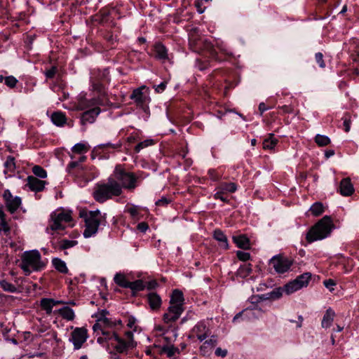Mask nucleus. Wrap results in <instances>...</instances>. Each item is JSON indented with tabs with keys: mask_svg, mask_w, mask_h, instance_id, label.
<instances>
[{
	"mask_svg": "<svg viewBox=\"0 0 359 359\" xmlns=\"http://www.w3.org/2000/svg\"><path fill=\"white\" fill-rule=\"evenodd\" d=\"M98 321L101 322V324L104 330H106L107 327H113L116 326L117 323H121V320H118L116 323V320H112L107 317H98Z\"/></svg>",
	"mask_w": 359,
	"mask_h": 359,
	"instance_id": "obj_30",
	"label": "nucleus"
},
{
	"mask_svg": "<svg viewBox=\"0 0 359 359\" xmlns=\"http://www.w3.org/2000/svg\"><path fill=\"white\" fill-rule=\"evenodd\" d=\"M128 338V341H126L119 337L115 332L111 333L107 340L111 341V345L114 346L116 351L118 353H123L129 348L134 347V341L133 340V334L131 332L126 333Z\"/></svg>",
	"mask_w": 359,
	"mask_h": 359,
	"instance_id": "obj_7",
	"label": "nucleus"
},
{
	"mask_svg": "<svg viewBox=\"0 0 359 359\" xmlns=\"http://www.w3.org/2000/svg\"><path fill=\"white\" fill-rule=\"evenodd\" d=\"M137 227L141 232H145L148 229L149 226L146 222H141L137 224Z\"/></svg>",
	"mask_w": 359,
	"mask_h": 359,
	"instance_id": "obj_60",
	"label": "nucleus"
},
{
	"mask_svg": "<svg viewBox=\"0 0 359 359\" xmlns=\"http://www.w3.org/2000/svg\"><path fill=\"white\" fill-rule=\"evenodd\" d=\"M97 104H100V103L95 99H91L88 101H80L79 107L81 110H84L88 108L93 107L92 109H88L81 114V123L82 126L95 122L97 116L101 111L98 107H95Z\"/></svg>",
	"mask_w": 359,
	"mask_h": 359,
	"instance_id": "obj_4",
	"label": "nucleus"
},
{
	"mask_svg": "<svg viewBox=\"0 0 359 359\" xmlns=\"http://www.w3.org/2000/svg\"><path fill=\"white\" fill-rule=\"evenodd\" d=\"M166 83L165 82L161 83L156 87V90L158 93L163 92L165 89Z\"/></svg>",
	"mask_w": 359,
	"mask_h": 359,
	"instance_id": "obj_62",
	"label": "nucleus"
},
{
	"mask_svg": "<svg viewBox=\"0 0 359 359\" xmlns=\"http://www.w3.org/2000/svg\"><path fill=\"white\" fill-rule=\"evenodd\" d=\"M147 301L152 310H158L162 304L161 297L156 292H149L147 294Z\"/></svg>",
	"mask_w": 359,
	"mask_h": 359,
	"instance_id": "obj_18",
	"label": "nucleus"
},
{
	"mask_svg": "<svg viewBox=\"0 0 359 359\" xmlns=\"http://www.w3.org/2000/svg\"><path fill=\"white\" fill-rule=\"evenodd\" d=\"M208 174L210 177V178L214 181H217L219 180L220 176L216 174L215 171L214 170H210L208 171Z\"/></svg>",
	"mask_w": 359,
	"mask_h": 359,
	"instance_id": "obj_61",
	"label": "nucleus"
},
{
	"mask_svg": "<svg viewBox=\"0 0 359 359\" xmlns=\"http://www.w3.org/2000/svg\"><path fill=\"white\" fill-rule=\"evenodd\" d=\"M225 193L223 192L222 190L218 189V191L215 194L214 197L216 199H219L223 202H228V199L226 197L224 196V194Z\"/></svg>",
	"mask_w": 359,
	"mask_h": 359,
	"instance_id": "obj_54",
	"label": "nucleus"
},
{
	"mask_svg": "<svg viewBox=\"0 0 359 359\" xmlns=\"http://www.w3.org/2000/svg\"><path fill=\"white\" fill-rule=\"evenodd\" d=\"M85 170L86 168L79 162H70L67 167V172L75 177H81Z\"/></svg>",
	"mask_w": 359,
	"mask_h": 359,
	"instance_id": "obj_15",
	"label": "nucleus"
},
{
	"mask_svg": "<svg viewBox=\"0 0 359 359\" xmlns=\"http://www.w3.org/2000/svg\"><path fill=\"white\" fill-rule=\"evenodd\" d=\"M339 191L342 196H349L354 192V188L350 178H344L339 185Z\"/></svg>",
	"mask_w": 359,
	"mask_h": 359,
	"instance_id": "obj_16",
	"label": "nucleus"
},
{
	"mask_svg": "<svg viewBox=\"0 0 359 359\" xmlns=\"http://www.w3.org/2000/svg\"><path fill=\"white\" fill-rule=\"evenodd\" d=\"M333 228L334 224L330 217L324 216L309 231L306 240L309 243L322 240L330 234Z\"/></svg>",
	"mask_w": 359,
	"mask_h": 359,
	"instance_id": "obj_2",
	"label": "nucleus"
},
{
	"mask_svg": "<svg viewBox=\"0 0 359 359\" xmlns=\"http://www.w3.org/2000/svg\"><path fill=\"white\" fill-rule=\"evenodd\" d=\"M122 192L121 185L114 178H109L107 183L98 184L94 191L95 199L103 203L112 196H118Z\"/></svg>",
	"mask_w": 359,
	"mask_h": 359,
	"instance_id": "obj_1",
	"label": "nucleus"
},
{
	"mask_svg": "<svg viewBox=\"0 0 359 359\" xmlns=\"http://www.w3.org/2000/svg\"><path fill=\"white\" fill-rule=\"evenodd\" d=\"M217 344V339L215 337H212L209 340H207L204 342V344L201 347V351H203L205 354V349L210 347V348H213Z\"/></svg>",
	"mask_w": 359,
	"mask_h": 359,
	"instance_id": "obj_44",
	"label": "nucleus"
},
{
	"mask_svg": "<svg viewBox=\"0 0 359 359\" xmlns=\"http://www.w3.org/2000/svg\"><path fill=\"white\" fill-rule=\"evenodd\" d=\"M310 211L314 216H319L324 212L323 205L320 202L315 203L311 208Z\"/></svg>",
	"mask_w": 359,
	"mask_h": 359,
	"instance_id": "obj_36",
	"label": "nucleus"
},
{
	"mask_svg": "<svg viewBox=\"0 0 359 359\" xmlns=\"http://www.w3.org/2000/svg\"><path fill=\"white\" fill-rule=\"evenodd\" d=\"M88 338L87 330L83 327H76L71 334L70 341L73 343L74 349L81 348Z\"/></svg>",
	"mask_w": 359,
	"mask_h": 359,
	"instance_id": "obj_11",
	"label": "nucleus"
},
{
	"mask_svg": "<svg viewBox=\"0 0 359 359\" xmlns=\"http://www.w3.org/2000/svg\"><path fill=\"white\" fill-rule=\"evenodd\" d=\"M45 265V262L41 260L39 252L34 250L24 252L22 257L20 267L26 275H29L32 271H41L44 268Z\"/></svg>",
	"mask_w": 359,
	"mask_h": 359,
	"instance_id": "obj_3",
	"label": "nucleus"
},
{
	"mask_svg": "<svg viewBox=\"0 0 359 359\" xmlns=\"http://www.w3.org/2000/svg\"><path fill=\"white\" fill-rule=\"evenodd\" d=\"M7 209L11 213L15 212L21 205V198L13 197L9 190H5L3 194Z\"/></svg>",
	"mask_w": 359,
	"mask_h": 359,
	"instance_id": "obj_13",
	"label": "nucleus"
},
{
	"mask_svg": "<svg viewBox=\"0 0 359 359\" xmlns=\"http://www.w3.org/2000/svg\"><path fill=\"white\" fill-rule=\"evenodd\" d=\"M315 58L321 68H324L325 67V64L323 61V55L321 53H317L315 55Z\"/></svg>",
	"mask_w": 359,
	"mask_h": 359,
	"instance_id": "obj_53",
	"label": "nucleus"
},
{
	"mask_svg": "<svg viewBox=\"0 0 359 359\" xmlns=\"http://www.w3.org/2000/svg\"><path fill=\"white\" fill-rule=\"evenodd\" d=\"M88 149L89 147L83 143H77L72 147V151L77 154L87 152Z\"/></svg>",
	"mask_w": 359,
	"mask_h": 359,
	"instance_id": "obj_42",
	"label": "nucleus"
},
{
	"mask_svg": "<svg viewBox=\"0 0 359 359\" xmlns=\"http://www.w3.org/2000/svg\"><path fill=\"white\" fill-rule=\"evenodd\" d=\"M214 238L220 243L221 247L224 249L229 248L227 238L221 230L216 229L214 231Z\"/></svg>",
	"mask_w": 359,
	"mask_h": 359,
	"instance_id": "obj_22",
	"label": "nucleus"
},
{
	"mask_svg": "<svg viewBox=\"0 0 359 359\" xmlns=\"http://www.w3.org/2000/svg\"><path fill=\"white\" fill-rule=\"evenodd\" d=\"M154 48L157 58L163 60L168 59L167 49L163 44L156 43Z\"/></svg>",
	"mask_w": 359,
	"mask_h": 359,
	"instance_id": "obj_24",
	"label": "nucleus"
},
{
	"mask_svg": "<svg viewBox=\"0 0 359 359\" xmlns=\"http://www.w3.org/2000/svg\"><path fill=\"white\" fill-rule=\"evenodd\" d=\"M184 297L182 291L179 290H173L170 300V304H177L183 306L184 304Z\"/></svg>",
	"mask_w": 359,
	"mask_h": 359,
	"instance_id": "obj_21",
	"label": "nucleus"
},
{
	"mask_svg": "<svg viewBox=\"0 0 359 359\" xmlns=\"http://www.w3.org/2000/svg\"><path fill=\"white\" fill-rule=\"evenodd\" d=\"M122 145V143L118 141L117 143L116 144H111L110 142L109 143H107V144H100L99 145L98 147L101 149H104L106 147H110V148H112L114 149H119Z\"/></svg>",
	"mask_w": 359,
	"mask_h": 359,
	"instance_id": "obj_48",
	"label": "nucleus"
},
{
	"mask_svg": "<svg viewBox=\"0 0 359 359\" xmlns=\"http://www.w3.org/2000/svg\"><path fill=\"white\" fill-rule=\"evenodd\" d=\"M334 316L335 313L332 309H327L321 322L322 327L323 328L330 327L334 320Z\"/></svg>",
	"mask_w": 359,
	"mask_h": 359,
	"instance_id": "obj_19",
	"label": "nucleus"
},
{
	"mask_svg": "<svg viewBox=\"0 0 359 359\" xmlns=\"http://www.w3.org/2000/svg\"><path fill=\"white\" fill-rule=\"evenodd\" d=\"M300 289H302L301 287L299 285V283L295 281V280L288 283L283 287V290L287 294H290Z\"/></svg>",
	"mask_w": 359,
	"mask_h": 359,
	"instance_id": "obj_28",
	"label": "nucleus"
},
{
	"mask_svg": "<svg viewBox=\"0 0 359 359\" xmlns=\"http://www.w3.org/2000/svg\"><path fill=\"white\" fill-rule=\"evenodd\" d=\"M76 243V241L62 240L60 242V248L62 250H65L74 247Z\"/></svg>",
	"mask_w": 359,
	"mask_h": 359,
	"instance_id": "obj_45",
	"label": "nucleus"
},
{
	"mask_svg": "<svg viewBox=\"0 0 359 359\" xmlns=\"http://www.w3.org/2000/svg\"><path fill=\"white\" fill-rule=\"evenodd\" d=\"M0 232H4V234L6 236L10 232V227L6 219L1 220L0 222Z\"/></svg>",
	"mask_w": 359,
	"mask_h": 359,
	"instance_id": "obj_47",
	"label": "nucleus"
},
{
	"mask_svg": "<svg viewBox=\"0 0 359 359\" xmlns=\"http://www.w3.org/2000/svg\"><path fill=\"white\" fill-rule=\"evenodd\" d=\"M324 285L328 288L330 291L334 290L333 286L335 285V282L332 279L325 280L324 282Z\"/></svg>",
	"mask_w": 359,
	"mask_h": 359,
	"instance_id": "obj_56",
	"label": "nucleus"
},
{
	"mask_svg": "<svg viewBox=\"0 0 359 359\" xmlns=\"http://www.w3.org/2000/svg\"><path fill=\"white\" fill-rule=\"evenodd\" d=\"M277 144V140L273 137V134H269V137L263 142V148L264 149H272Z\"/></svg>",
	"mask_w": 359,
	"mask_h": 359,
	"instance_id": "obj_34",
	"label": "nucleus"
},
{
	"mask_svg": "<svg viewBox=\"0 0 359 359\" xmlns=\"http://www.w3.org/2000/svg\"><path fill=\"white\" fill-rule=\"evenodd\" d=\"M184 311L183 306L177 304H170L168 311L164 313L163 319L164 323H170L175 322Z\"/></svg>",
	"mask_w": 359,
	"mask_h": 359,
	"instance_id": "obj_12",
	"label": "nucleus"
},
{
	"mask_svg": "<svg viewBox=\"0 0 359 359\" xmlns=\"http://www.w3.org/2000/svg\"><path fill=\"white\" fill-rule=\"evenodd\" d=\"M160 353H165L168 357L171 358L174 356L176 353H179V349L177 347L172 346H163L161 348Z\"/></svg>",
	"mask_w": 359,
	"mask_h": 359,
	"instance_id": "obj_31",
	"label": "nucleus"
},
{
	"mask_svg": "<svg viewBox=\"0 0 359 359\" xmlns=\"http://www.w3.org/2000/svg\"><path fill=\"white\" fill-rule=\"evenodd\" d=\"M343 120H344L343 125H344V130H345V132L348 133V132H349L350 128H351V118H350V116L346 115V116H344L343 118Z\"/></svg>",
	"mask_w": 359,
	"mask_h": 359,
	"instance_id": "obj_51",
	"label": "nucleus"
},
{
	"mask_svg": "<svg viewBox=\"0 0 359 359\" xmlns=\"http://www.w3.org/2000/svg\"><path fill=\"white\" fill-rule=\"evenodd\" d=\"M32 172L38 177L43 179L47 177L46 171L39 165H34L32 168Z\"/></svg>",
	"mask_w": 359,
	"mask_h": 359,
	"instance_id": "obj_41",
	"label": "nucleus"
},
{
	"mask_svg": "<svg viewBox=\"0 0 359 359\" xmlns=\"http://www.w3.org/2000/svg\"><path fill=\"white\" fill-rule=\"evenodd\" d=\"M259 109L262 114L264 111H266L268 108L265 106V104L264 102H262L259 105Z\"/></svg>",
	"mask_w": 359,
	"mask_h": 359,
	"instance_id": "obj_64",
	"label": "nucleus"
},
{
	"mask_svg": "<svg viewBox=\"0 0 359 359\" xmlns=\"http://www.w3.org/2000/svg\"><path fill=\"white\" fill-rule=\"evenodd\" d=\"M127 212L135 219L139 215V208L137 206H130L127 208Z\"/></svg>",
	"mask_w": 359,
	"mask_h": 359,
	"instance_id": "obj_49",
	"label": "nucleus"
},
{
	"mask_svg": "<svg viewBox=\"0 0 359 359\" xmlns=\"http://www.w3.org/2000/svg\"><path fill=\"white\" fill-rule=\"evenodd\" d=\"M130 98L139 107L144 109L150 102L149 90L145 86H142L133 90Z\"/></svg>",
	"mask_w": 359,
	"mask_h": 359,
	"instance_id": "obj_8",
	"label": "nucleus"
},
{
	"mask_svg": "<svg viewBox=\"0 0 359 359\" xmlns=\"http://www.w3.org/2000/svg\"><path fill=\"white\" fill-rule=\"evenodd\" d=\"M270 264L273 267L276 272L283 273L290 269L292 261L286 257L274 256L270 259Z\"/></svg>",
	"mask_w": 359,
	"mask_h": 359,
	"instance_id": "obj_10",
	"label": "nucleus"
},
{
	"mask_svg": "<svg viewBox=\"0 0 359 359\" xmlns=\"http://www.w3.org/2000/svg\"><path fill=\"white\" fill-rule=\"evenodd\" d=\"M237 257L241 261H247L250 259V255L248 252H245L243 251H237L236 252Z\"/></svg>",
	"mask_w": 359,
	"mask_h": 359,
	"instance_id": "obj_50",
	"label": "nucleus"
},
{
	"mask_svg": "<svg viewBox=\"0 0 359 359\" xmlns=\"http://www.w3.org/2000/svg\"><path fill=\"white\" fill-rule=\"evenodd\" d=\"M233 241L238 248L247 249L249 248V239L245 235H239L233 236Z\"/></svg>",
	"mask_w": 359,
	"mask_h": 359,
	"instance_id": "obj_20",
	"label": "nucleus"
},
{
	"mask_svg": "<svg viewBox=\"0 0 359 359\" xmlns=\"http://www.w3.org/2000/svg\"><path fill=\"white\" fill-rule=\"evenodd\" d=\"M252 272L251 264H243L237 271V276L241 278L247 277Z\"/></svg>",
	"mask_w": 359,
	"mask_h": 359,
	"instance_id": "obj_29",
	"label": "nucleus"
},
{
	"mask_svg": "<svg viewBox=\"0 0 359 359\" xmlns=\"http://www.w3.org/2000/svg\"><path fill=\"white\" fill-rule=\"evenodd\" d=\"M192 332L197 336V338L200 341L204 340L210 334V330L204 322H200L196 325L194 327Z\"/></svg>",
	"mask_w": 359,
	"mask_h": 359,
	"instance_id": "obj_14",
	"label": "nucleus"
},
{
	"mask_svg": "<svg viewBox=\"0 0 359 359\" xmlns=\"http://www.w3.org/2000/svg\"><path fill=\"white\" fill-rule=\"evenodd\" d=\"M315 142L318 146L323 147L329 144L330 140L327 136L318 134L315 137Z\"/></svg>",
	"mask_w": 359,
	"mask_h": 359,
	"instance_id": "obj_37",
	"label": "nucleus"
},
{
	"mask_svg": "<svg viewBox=\"0 0 359 359\" xmlns=\"http://www.w3.org/2000/svg\"><path fill=\"white\" fill-rule=\"evenodd\" d=\"M50 302H51V303H52L53 306H56V305H58V304H65V302H63V301L55 300L53 299H50Z\"/></svg>",
	"mask_w": 359,
	"mask_h": 359,
	"instance_id": "obj_63",
	"label": "nucleus"
},
{
	"mask_svg": "<svg viewBox=\"0 0 359 359\" xmlns=\"http://www.w3.org/2000/svg\"><path fill=\"white\" fill-rule=\"evenodd\" d=\"M114 175L116 180L121 182L122 187L126 189H133L136 187V177L130 172H126L123 170L116 168Z\"/></svg>",
	"mask_w": 359,
	"mask_h": 359,
	"instance_id": "obj_9",
	"label": "nucleus"
},
{
	"mask_svg": "<svg viewBox=\"0 0 359 359\" xmlns=\"http://www.w3.org/2000/svg\"><path fill=\"white\" fill-rule=\"evenodd\" d=\"M51 121L57 126H62L66 122V117L63 113L57 111L53 113L51 116Z\"/></svg>",
	"mask_w": 359,
	"mask_h": 359,
	"instance_id": "obj_23",
	"label": "nucleus"
},
{
	"mask_svg": "<svg viewBox=\"0 0 359 359\" xmlns=\"http://www.w3.org/2000/svg\"><path fill=\"white\" fill-rule=\"evenodd\" d=\"M311 278V273L307 272L297 276V278L294 280L297 283H299V285L301 287V288H302L308 285Z\"/></svg>",
	"mask_w": 359,
	"mask_h": 359,
	"instance_id": "obj_26",
	"label": "nucleus"
},
{
	"mask_svg": "<svg viewBox=\"0 0 359 359\" xmlns=\"http://www.w3.org/2000/svg\"><path fill=\"white\" fill-rule=\"evenodd\" d=\"M227 354V351L226 349H222L221 348H217L215 350V355L217 356H221L222 358L225 357Z\"/></svg>",
	"mask_w": 359,
	"mask_h": 359,
	"instance_id": "obj_59",
	"label": "nucleus"
},
{
	"mask_svg": "<svg viewBox=\"0 0 359 359\" xmlns=\"http://www.w3.org/2000/svg\"><path fill=\"white\" fill-rule=\"evenodd\" d=\"M41 308L46 311V314L50 315L53 312V304L50 302V298H43L40 302Z\"/></svg>",
	"mask_w": 359,
	"mask_h": 359,
	"instance_id": "obj_32",
	"label": "nucleus"
},
{
	"mask_svg": "<svg viewBox=\"0 0 359 359\" xmlns=\"http://www.w3.org/2000/svg\"><path fill=\"white\" fill-rule=\"evenodd\" d=\"M283 292H284L283 288L274 290L271 292V297L272 299H278L282 296Z\"/></svg>",
	"mask_w": 359,
	"mask_h": 359,
	"instance_id": "obj_52",
	"label": "nucleus"
},
{
	"mask_svg": "<svg viewBox=\"0 0 359 359\" xmlns=\"http://www.w3.org/2000/svg\"><path fill=\"white\" fill-rule=\"evenodd\" d=\"M54 267L60 273H67L68 269L66 263L59 258H54L52 261Z\"/></svg>",
	"mask_w": 359,
	"mask_h": 359,
	"instance_id": "obj_27",
	"label": "nucleus"
},
{
	"mask_svg": "<svg viewBox=\"0 0 359 359\" xmlns=\"http://www.w3.org/2000/svg\"><path fill=\"white\" fill-rule=\"evenodd\" d=\"M46 182L39 180L36 177L29 176L27 177V186L33 191H41L44 189Z\"/></svg>",
	"mask_w": 359,
	"mask_h": 359,
	"instance_id": "obj_17",
	"label": "nucleus"
},
{
	"mask_svg": "<svg viewBox=\"0 0 359 359\" xmlns=\"http://www.w3.org/2000/svg\"><path fill=\"white\" fill-rule=\"evenodd\" d=\"M218 189L222 190L223 192L226 193H234L237 189V186L235 183H222Z\"/></svg>",
	"mask_w": 359,
	"mask_h": 359,
	"instance_id": "obj_33",
	"label": "nucleus"
},
{
	"mask_svg": "<svg viewBox=\"0 0 359 359\" xmlns=\"http://www.w3.org/2000/svg\"><path fill=\"white\" fill-rule=\"evenodd\" d=\"M150 141L146 140L142 142H140L137 144V146L135 148V150L136 152H139L141 149L143 148L147 147L149 144Z\"/></svg>",
	"mask_w": 359,
	"mask_h": 359,
	"instance_id": "obj_55",
	"label": "nucleus"
},
{
	"mask_svg": "<svg viewBox=\"0 0 359 359\" xmlns=\"http://www.w3.org/2000/svg\"><path fill=\"white\" fill-rule=\"evenodd\" d=\"M81 217L84 218L86 223V229L83 231L85 238H90L95 235L98 229L99 225L101 224V212L99 210L90 211L88 213L81 212Z\"/></svg>",
	"mask_w": 359,
	"mask_h": 359,
	"instance_id": "obj_5",
	"label": "nucleus"
},
{
	"mask_svg": "<svg viewBox=\"0 0 359 359\" xmlns=\"http://www.w3.org/2000/svg\"><path fill=\"white\" fill-rule=\"evenodd\" d=\"M0 285L3 288V290L6 292H17V287L14 285L8 283V281H6L5 280H0Z\"/></svg>",
	"mask_w": 359,
	"mask_h": 359,
	"instance_id": "obj_38",
	"label": "nucleus"
},
{
	"mask_svg": "<svg viewBox=\"0 0 359 359\" xmlns=\"http://www.w3.org/2000/svg\"><path fill=\"white\" fill-rule=\"evenodd\" d=\"M72 220V216L69 212H54L50 215L49 225L46 228V232L50 233V231L64 230L66 226L63 222H69Z\"/></svg>",
	"mask_w": 359,
	"mask_h": 359,
	"instance_id": "obj_6",
	"label": "nucleus"
},
{
	"mask_svg": "<svg viewBox=\"0 0 359 359\" xmlns=\"http://www.w3.org/2000/svg\"><path fill=\"white\" fill-rule=\"evenodd\" d=\"M18 83V80L13 76L5 77V83L9 88H14Z\"/></svg>",
	"mask_w": 359,
	"mask_h": 359,
	"instance_id": "obj_46",
	"label": "nucleus"
},
{
	"mask_svg": "<svg viewBox=\"0 0 359 359\" xmlns=\"http://www.w3.org/2000/svg\"><path fill=\"white\" fill-rule=\"evenodd\" d=\"M4 166L8 171L12 172L15 168V158L13 156H8L4 163Z\"/></svg>",
	"mask_w": 359,
	"mask_h": 359,
	"instance_id": "obj_43",
	"label": "nucleus"
},
{
	"mask_svg": "<svg viewBox=\"0 0 359 359\" xmlns=\"http://www.w3.org/2000/svg\"><path fill=\"white\" fill-rule=\"evenodd\" d=\"M93 330L96 332L97 330H101L102 335L104 337V339L107 340L109 336L111 334V332L107 331L104 329L103 326L101 324V322L97 321V323L93 326Z\"/></svg>",
	"mask_w": 359,
	"mask_h": 359,
	"instance_id": "obj_40",
	"label": "nucleus"
},
{
	"mask_svg": "<svg viewBox=\"0 0 359 359\" xmlns=\"http://www.w3.org/2000/svg\"><path fill=\"white\" fill-rule=\"evenodd\" d=\"M57 313L64 318L67 320H72L74 318V311L68 307L65 306L57 310Z\"/></svg>",
	"mask_w": 359,
	"mask_h": 359,
	"instance_id": "obj_25",
	"label": "nucleus"
},
{
	"mask_svg": "<svg viewBox=\"0 0 359 359\" xmlns=\"http://www.w3.org/2000/svg\"><path fill=\"white\" fill-rule=\"evenodd\" d=\"M170 202V201L169 199H168L167 198L163 197L162 198L158 200L156 202V205H158V206H165Z\"/></svg>",
	"mask_w": 359,
	"mask_h": 359,
	"instance_id": "obj_57",
	"label": "nucleus"
},
{
	"mask_svg": "<svg viewBox=\"0 0 359 359\" xmlns=\"http://www.w3.org/2000/svg\"><path fill=\"white\" fill-rule=\"evenodd\" d=\"M128 288L131 289L132 290L140 291L144 288V285L143 282L141 280H137L134 282H129Z\"/></svg>",
	"mask_w": 359,
	"mask_h": 359,
	"instance_id": "obj_39",
	"label": "nucleus"
},
{
	"mask_svg": "<svg viewBox=\"0 0 359 359\" xmlns=\"http://www.w3.org/2000/svg\"><path fill=\"white\" fill-rule=\"evenodd\" d=\"M114 282L121 287L128 288V283L124 275L121 273H116L114 278Z\"/></svg>",
	"mask_w": 359,
	"mask_h": 359,
	"instance_id": "obj_35",
	"label": "nucleus"
},
{
	"mask_svg": "<svg viewBox=\"0 0 359 359\" xmlns=\"http://www.w3.org/2000/svg\"><path fill=\"white\" fill-rule=\"evenodd\" d=\"M56 71H57L56 67H53L52 68H50L46 72V77L48 79L53 78V76H55V74L56 73Z\"/></svg>",
	"mask_w": 359,
	"mask_h": 359,
	"instance_id": "obj_58",
	"label": "nucleus"
}]
</instances>
